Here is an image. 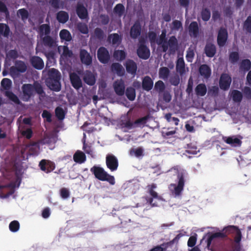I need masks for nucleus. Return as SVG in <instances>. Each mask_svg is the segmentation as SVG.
<instances>
[{"instance_id":"1","label":"nucleus","mask_w":251,"mask_h":251,"mask_svg":"<svg viewBox=\"0 0 251 251\" xmlns=\"http://www.w3.org/2000/svg\"><path fill=\"white\" fill-rule=\"evenodd\" d=\"M23 92L22 100L24 101H28L34 95V92L37 93L40 97L44 98L46 93L42 85L37 81L32 84H24L22 86Z\"/></svg>"},{"instance_id":"2","label":"nucleus","mask_w":251,"mask_h":251,"mask_svg":"<svg viewBox=\"0 0 251 251\" xmlns=\"http://www.w3.org/2000/svg\"><path fill=\"white\" fill-rule=\"evenodd\" d=\"M60 79V72L54 68H51L48 72V77L46 80L47 85L50 90L59 92L61 88Z\"/></svg>"},{"instance_id":"3","label":"nucleus","mask_w":251,"mask_h":251,"mask_svg":"<svg viewBox=\"0 0 251 251\" xmlns=\"http://www.w3.org/2000/svg\"><path fill=\"white\" fill-rule=\"evenodd\" d=\"M90 171L97 179L103 181H106L111 185L115 184L114 176L108 174L102 167L95 165L90 169Z\"/></svg>"},{"instance_id":"4","label":"nucleus","mask_w":251,"mask_h":251,"mask_svg":"<svg viewBox=\"0 0 251 251\" xmlns=\"http://www.w3.org/2000/svg\"><path fill=\"white\" fill-rule=\"evenodd\" d=\"M177 184L171 183L169 188L170 192L176 197L180 196L183 190L185 184V173L183 172H178L177 174Z\"/></svg>"},{"instance_id":"5","label":"nucleus","mask_w":251,"mask_h":251,"mask_svg":"<svg viewBox=\"0 0 251 251\" xmlns=\"http://www.w3.org/2000/svg\"><path fill=\"white\" fill-rule=\"evenodd\" d=\"M137 54L138 57L142 59H148L150 56V50L149 48L145 45V41L143 40H140L139 45L137 49Z\"/></svg>"},{"instance_id":"6","label":"nucleus","mask_w":251,"mask_h":251,"mask_svg":"<svg viewBox=\"0 0 251 251\" xmlns=\"http://www.w3.org/2000/svg\"><path fill=\"white\" fill-rule=\"evenodd\" d=\"M15 66L10 68V72L12 75H18L19 73H23L27 70V66L22 60H17L15 63Z\"/></svg>"},{"instance_id":"7","label":"nucleus","mask_w":251,"mask_h":251,"mask_svg":"<svg viewBox=\"0 0 251 251\" xmlns=\"http://www.w3.org/2000/svg\"><path fill=\"white\" fill-rule=\"evenodd\" d=\"M97 57L102 64L107 63L110 59V56L107 49L104 47H100L97 51Z\"/></svg>"},{"instance_id":"8","label":"nucleus","mask_w":251,"mask_h":251,"mask_svg":"<svg viewBox=\"0 0 251 251\" xmlns=\"http://www.w3.org/2000/svg\"><path fill=\"white\" fill-rule=\"evenodd\" d=\"M228 32L227 29L221 27L220 28L217 36V44L220 47H224L227 40Z\"/></svg>"},{"instance_id":"9","label":"nucleus","mask_w":251,"mask_h":251,"mask_svg":"<svg viewBox=\"0 0 251 251\" xmlns=\"http://www.w3.org/2000/svg\"><path fill=\"white\" fill-rule=\"evenodd\" d=\"M107 167L112 172L117 170L119 163L116 156L113 154H108L106 157Z\"/></svg>"},{"instance_id":"10","label":"nucleus","mask_w":251,"mask_h":251,"mask_svg":"<svg viewBox=\"0 0 251 251\" xmlns=\"http://www.w3.org/2000/svg\"><path fill=\"white\" fill-rule=\"evenodd\" d=\"M41 42L43 46L49 49H54L57 46L56 38L50 35L41 37Z\"/></svg>"},{"instance_id":"11","label":"nucleus","mask_w":251,"mask_h":251,"mask_svg":"<svg viewBox=\"0 0 251 251\" xmlns=\"http://www.w3.org/2000/svg\"><path fill=\"white\" fill-rule=\"evenodd\" d=\"M231 82V77L227 74H222L219 80L220 88L224 91L227 90Z\"/></svg>"},{"instance_id":"12","label":"nucleus","mask_w":251,"mask_h":251,"mask_svg":"<svg viewBox=\"0 0 251 251\" xmlns=\"http://www.w3.org/2000/svg\"><path fill=\"white\" fill-rule=\"evenodd\" d=\"M141 25L139 21H136L131 27L130 36L131 38L135 39L137 38L141 33Z\"/></svg>"},{"instance_id":"13","label":"nucleus","mask_w":251,"mask_h":251,"mask_svg":"<svg viewBox=\"0 0 251 251\" xmlns=\"http://www.w3.org/2000/svg\"><path fill=\"white\" fill-rule=\"evenodd\" d=\"M79 56L80 60L83 64L87 66L92 64V57L86 50L84 49L80 50Z\"/></svg>"},{"instance_id":"14","label":"nucleus","mask_w":251,"mask_h":251,"mask_svg":"<svg viewBox=\"0 0 251 251\" xmlns=\"http://www.w3.org/2000/svg\"><path fill=\"white\" fill-rule=\"evenodd\" d=\"M76 13L79 19L85 20L89 19L87 8L82 4L78 3L76 7Z\"/></svg>"},{"instance_id":"15","label":"nucleus","mask_w":251,"mask_h":251,"mask_svg":"<svg viewBox=\"0 0 251 251\" xmlns=\"http://www.w3.org/2000/svg\"><path fill=\"white\" fill-rule=\"evenodd\" d=\"M70 81L72 86L76 90H78L82 87V82L79 76L73 73L70 75Z\"/></svg>"},{"instance_id":"16","label":"nucleus","mask_w":251,"mask_h":251,"mask_svg":"<svg viewBox=\"0 0 251 251\" xmlns=\"http://www.w3.org/2000/svg\"><path fill=\"white\" fill-rule=\"evenodd\" d=\"M30 62L35 69L42 70L44 67L43 59L38 56H33L30 58Z\"/></svg>"},{"instance_id":"17","label":"nucleus","mask_w":251,"mask_h":251,"mask_svg":"<svg viewBox=\"0 0 251 251\" xmlns=\"http://www.w3.org/2000/svg\"><path fill=\"white\" fill-rule=\"evenodd\" d=\"M166 31L165 30L162 31V33L159 36V39L156 41V43L160 45H161L162 51L166 52L168 50L167 39L166 38Z\"/></svg>"},{"instance_id":"18","label":"nucleus","mask_w":251,"mask_h":251,"mask_svg":"<svg viewBox=\"0 0 251 251\" xmlns=\"http://www.w3.org/2000/svg\"><path fill=\"white\" fill-rule=\"evenodd\" d=\"M113 86L117 95L120 96L124 95L125 91V85L123 80L121 79L115 81Z\"/></svg>"},{"instance_id":"19","label":"nucleus","mask_w":251,"mask_h":251,"mask_svg":"<svg viewBox=\"0 0 251 251\" xmlns=\"http://www.w3.org/2000/svg\"><path fill=\"white\" fill-rule=\"evenodd\" d=\"M153 86V81L150 76L146 75L142 79V87L144 90L151 91Z\"/></svg>"},{"instance_id":"20","label":"nucleus","mask_w":251,"mask_h":251,"mask_svg":"<svg viewBox=\"0 0 251 251\" xmlns=\"http://www.w3.org/2000/svg\"><path fill=\"white\" fill-rule=\"evenodd\" d=\"M125 65L128 73L131 75H135L136 74L137 66L136 63L133 60L131 59L127 60Z\"/></svg>"},{"instance_id":"21","label":"nucleus","mask_w":251,"mask_h":251,"mask_svg":"<svg viewBox=\"0 0 251 251\" xmlns=\"http://www.w3.org/2000/svg\"><path fill=\"white\" fill-rule=\"evenodd\" d=\"M83 80L87 84L92 86L95 84L96 77L90 71H86L84 74Z\"/></svg>"},{"instance_id":"22","label":"nucleus","mask_w":251,"mask_h":251,"mask_svg":"<svg viewBox=\"0 0 251 251\" xmlns=\"http://www.w3.org/2000/svg\"><path fill=\"white\" fill-rule=\"evenodd\" d=\"M204 53L208 57L214 56L216 53V48L215 45L211 43H207L204 48Z\"/></svg>"},{"instance_id":"23","label":"nucleus","mask_w":251,"mask_h":251,"mask_svg":"<svg viewBox=\"0 0 251 251\" xmlns=\"http://www.w3.org/2000/svg\"><path fill=\"white\" fill-rule=\"evenodd\" d=\"M168 48L169 47V51L171 53L175 52L178 47V41L175 36L170 37L167 42Z\"/></svg>"},{"instance_id":"24","label":"nucleus","mask_w":251,"mask_h":251,"mask_svg":"<svg viewBox=\"0 0 251 251\" xmlns=\"http://www.w3.org/2000/svg\"><path fill=\"white\" fill-rule=\"evenodd\" d=\"M112 72L116 73L120 76H123L125 73L123 67L119 63H113L111 66Z\"/></svg>"},{"instance_id":"25","label":"nucleus","mask_w":251,"mask_h":251,"mask_svg":"<svg viewBox=\"0 0 251 251\" xmlns=\"http://www.w3.org/2000/svg\"><path fill=\"white\" fill-rule=\"evenodd\" d=\"M223 140L227 144L230 145L232 147L240 146L242 141L238 138L232 137H224Z\"/></svg>"},{"instance_id":"26","label":"nucleus","mask_w":251,"mask_h":251,"mask_svg":"<svg viewBox=\"0 0 251 251\" xmlns=\"http://www.w3.org/2000/svg\"><path fill=\"white\" fill-rule=\"evenodd\" d=\"M73 159L75 162L78 164L83 163L86 160L85 153L81 151L77 150L74 154Z\"/></svg>"},{"instance_id":"27","label":"nucleus","mask_w":251,"mask_h":251,"mask_svg":"<svg viewBox=\"0 0 251 251\" xmlns=\"http://www.w3.org/2000/svg\"><path fill=\"white\" fill-rule=\"evenodd\" d=\"M189 31L191 36L196 38L199 34V28L197 22L193 21L191 23L189 26Z\"/></svg>"},{"instance_id":"28","label":"nucleus","mask_w":251,"mask_h":251,"mask_svg":"<svg viewBox=\"0 0 251 251\" xmlns=\"http://www.w3.org/2000/svg\"><path fill=\"white\" fill-rule=\"evenodd\" d=\"M149 193L151 197L147 199V202L149 203L152 206H157V204L153 202V199H155L158 200H161L160 196H158L157 193L154 190L149 189Z\"/></svg>"},{"instance_id":"29","label":"nucleus","mask_w":251,"mask_h":251,"mask_svg":"<svg viewBox=\"0 0 251 251\" xmlns=\"http://www.w3.org/2000/svg\"><path fill=\"white\" fill-rule=\"evenodd\" d=\"M251 69V61L249 59L242 60L239 64V69L240 71L246 73L250 71Z\"/></svg>"},{"instance_id":"30","label":"nucleus","mask_w":251,"mask_h":251,"mask_svg":"<svg viewBox=\"0 0 251 251\" xmlns=\"http://www.w3.org/2000/svg\"><path fill=\"white\" fill-rule=\"evenodd\" d=\"M176 71L180 75H182L185 73V62L182 57L178 58L177 60Z\"/></svg>"},{"instance_id":"31","label":"nucleus","mask_w":251,"mask_h":251,"mask_svg":"<svg viewBox=\"0 0 251 251\" xmlns=\"http://www.w3.org/2000/svg\"><path fill=\"white\" fill-rule=\"evenodd\" d=\"M200 75L206 78H208L211 75L210 68L206 64L201 65L199 68Z\"/></svg>"},{"instance_id":"32","label":"nucleus","mask_w":251,"mask_h":251,"mask_svg":"<svg viewBox=\"0 0 251 251\" xmlns=\"http://www.w3.org/2000/svg\"><path fill=\"white\" fill-rule=\"evenodd\" d=\"M185 233V232H184V233L180 232L177 235H176V236L172 240L168 242H165V245L167 246L169 250L172 251L173 245L176 244V245H177L180 238L184 236Z\"/></svg>"},{"instance_id":"33","label":"nucleus","mask_w":251,"mask_h":251,"mask_svg":"<svg viewBox=\"0 0 251 251\" xmlns=\"http://www.w3.org/2000/svg\"><path fill=\"white\" fill-rule=\"evenodd\" d=\"M185 233V232H184V233L180 232L177 235H176V236L172 240L168 242H165V245L167 246L169 250L172 251L173 245L176 244V245H177L180 238L184 236Z\"/></svg>"},{"instance_id":"34","label":"nucleus","mask_w":251,"mask_h":251,"mask_svg":"<svg viewBox=\"0 0 251 251\" xmlns=\"http://www.w3.org/2000/svg\"><path fill=\"white\" fill-rule=\"evenodd\" d=\"M225 237V233H222V232H216V233H211L210 234L206 242L207 243V247L209 249L210 246V245L211 244V242L212 241H213V239H214L215 238H224Z\"/></svg>"},{"instance_id":"35","label":"nucleus","mask_w":251,"mask_h":251,"mask_svg":"<svg viewBox=\"0 0 251 251\" xmlns=\"http://www.w3.org/2000/svg\"><path fill=\"white\" fill-rule=\"evenodd\" d=\"M68 13L64 11H60L56 14V19L57 21L62 24L66 23L69 19Z\"/></svg>"},{"instance_id":"36","label":"nucleus","mask_w":251,"mask_h":251,"mask_svg":"<svg viewBox=\"0 0 251 251\" xmlns=\"http://www.w3.org/2000/svg\"><path fill=\"white\" fill-rule=\"evenodd\" d=\"M108 41L111 42L113 45H119L122 42V38L118 33L110 34L108 36Z\"/></svg>"},{"instance_id":"37","label":"nucleus","mask_w":251,"mask_h":251,"mask_svg":"<svg viewBox=\"0 0 251 251\" xmlns=\"http://www.w3.org/2000/svg\"><path fill=\"white\" fill-rule=\"evenodd\" d=\"M10 33L9 26L5 24L0 23V36L8 38Z\"/></svg>"},{"instance_id":"38","label":"nucleus","mask_w":251,"mask_h":251,"mask_svg":"<svg viewBox=\"0 0 251 251\" xmlns=\"http://www.w3.org/2000/svg\"><path fill=\"white\" fill-rule=\"evenodd\" d=\"M195 92L197 96L203 97L207 92L206 85L204 83L199 84L195 88Z\"/></svg>"},{"instance_id":"39","label":"nucleus","mask_w":251,"mask_h":251,"mask_svg":"<svg viewBox=\"0 0 251 251\" xmlns=\"http://www.w3.org/2000/svg\"><path fill=\"white\" fill-rule=\"evenodd\" d=\"M50 27L48 24H43L39 27V34L40 37L44 36L50 35Z\"/></svg>"},{"instance_id":"40","label":"nucleus","mask_w":251,"mask_h":251,"mask_svg":"<svg viewBox=\"0 0 251 251\" xmlns=\"http://www.w3.org/2000/svg\"><path fill=\"white\" fill-rule=\"evenodd\" d=\"M126 52L123 50H115L113 53V57L119 61H122L126 59Z\"/></svg>"},{"instance_id":"41","label":"nucleus","mask_w":251,"mask_h":251,"mask_svg":"<svg viewBox=\"0 0 251 251\" xmlns=\"http://www.w3.org/2000/svg\"><path fill=\"white\" fill-rule=\"evenodd\" d=\"M94 36L96 39L101 41L106 37V35L100 28L97 27L94 29Z\"/></svg>"},{"instance_id":"42","label":"nucleus","mask_w":251,"mask_h":251,"mask_svg":"<svg viewBox=\"0 0 251 251\" xmlns=\"http://www.w3.org/2000/svg\"><path fill=\"white\" fill-rule=\"evenodd\" d=\"M170 70L166 67H161L159 70V77L164 80L167 79L170 75Z\"/></svg>"},{"instance_id":"43","label":"nucleus","mask_w":251,"mask_h":251,"mask_svg":"<svg viewBox=\"0 0 251 251\" xmlns=\"http://www.w3.org/2000/svg\"><path fill=\"white\" fill-rule=\"evenodd\" d=\"M243 29L246 33L251 34V16L247 17L243 24Z\"/></svg>"},{"instance_id":"44","label":"nucleus","mask_w":251,"mask_h":251,"mask_svg":"<svg viewBox=\"0 0 251 251\" xmlns=\"http://www.w3.org/2000/svg\"><path fill=\"white\" fill-rule=\"evenodd\" d=\"M233 100L236 102H240L243 99L242 93L237 90H233L231 92Z\"/></svg>"},{"instance_id":"45","label":"nucleus","mask_w":251,"mask_h":251,"mask_svg":"<svg viewBox=\"0 0 251 251\" xmlns=\"http://www.w3.org/2000/svg\"><path fill=\"white\" fill-rule=\"evenodd\" d=\"M125 8L122 3H118L115 5L113 9L114 13L118 17H121L125 13Z\"/></svg>"},{"instance_id":"46","label":"nucleus","mask_w":251,"mask_h":251,"mask_svg":"<svg viewBox=\"0 0 251 251\" xmlns=\"http://www.w3.org/2000/svg\"><path fill=\"white\" fill-rule=\"evenodd\" d=\"M166 86L162 80H158L155 83L154 89L159 94L165 91Z\"/></svg>"},{"instance_id":"47","label":"nucleus","mask_w":251,"mask_h":251,"mask_svg":"<svg viewBox=\"0 0 251 251\" xmlns=\"http://www.w3.org/2000/svg\"><path fill=\"white\" fill-rule=\"evenodd\" d=\"M126 95L129 100L131 101L134 100L136 97L135 89L131 87H127L126 89Z\"/></svg>"},{"instance_id":"48","label":"nucleus","mask_w":251,"mask_h":251,"mask_svg":"<svg viewBox=\"0 0 251 251\" xmlns=\"http://www.w3.org/2000/svg\"><path fill=\"white\" fill-rule=\"evenodd\" d=\"M5 96L11 101L17 104H20L21 101L18 97L11 91H6Z\"/></svg>"},{"instance_id":"49","label":"nucleus","mask_w":251,"mask_h":251,"mask_svg":"<svg viewBox=\"0 0 251 251\" xmlns=\"http://www.w3.org/2000/svg\"><path fill=\"white\" fill-rule=\"evenodd\" d=\"M149 118V116L147 115L136 120L134 121V125L135 126V128L137 127L143 126L147 122Z\"/></svg>"},{"instance_id":"50","label":"nucleus","mask_w":251,"mask_h":251,"mask_svg":"<svg viewBox=\"0 0 251 251\" xmlns=\"http://www.w3.org/2000/svg\"><path fill=\"white\" fill-rule=\"evenodd\" d=\"M60 37L62 40L70 41L72 39L70 32L67 29H62L60 32Z\"/></svg>"},{"instance_id":"51","label":"nucleus","mask_w":251,"mask_h":251,"mask_svg":"<svg viewBox=\"0 0 251 251\" xmlns=\"http://www.w3.org/2000/svg\"><path fill=\"white\" fill-rule=\"evenodd\" d=\"M201 17L202 20L203 21H208L211 17V13L210 10L207 8H203L201 12Z\"/></svg>"},{"instance_id":"52","label":"nucleus","mask_w":251,"mask_h":251,"mask_svg":"<svg viewBox=\"0 0 251 251\" xmlns=\"http://www.w3.org/2000/svg\"><path fill=\"white\" fill-rule=\"evenodd\" d=\"M50 4L54 9L63 8L64 2L61 0H50Z\"/></svg>"},{"instance_id":"53","label":"nucleus","mask_w":251,"mask_h":251,"mask_svg":"<svg viewBox=\"0 0 251 251\" xmlns=\"http://www.w3.org/2000/svg\"><path fill=\"white\" fill-rule=\"evenodd\" d=\"M55 115L57 119L59 120H62L65 116V113L62 108L57 107L55 110Z\"/></svg>"},{"instance_id":"54","label":"nucleus","mask_w":251,"mask_h":251,"mask_svg":"<svg viewBox=\"0 0 251 251\" xmlns=\"http://www.w3.org/2000/svg\"><path fill=\"white\" fill-rule=\"evenodd\" d=\"M239 59V54L237 51H232L229 55V60L232 63H236Z\"/></svg>"},{"instance_id":"55","label":"nucleus","mask_w":251,"mask_h":251,"mask_svg":"<svg viewBox=\"0 0 251 251\" xmlns=\"http://www.w3.org/2000/svg\"><path fill=\"white\" fill-rule=\"evenodd\" d=\"M78 30L83 34H87L89 32L87 25L83 23H78L77 25Z\"/></svg>"},{"instance_id":"56","label":"nucleus","mask_w":251,"mask_h":251,"mask_svg":"<svg viewBox=\"0 0 251 251\" xmlns=\"http://www.w3.org/2000/svg\"><path fill=\"white\" fill-rule=\"evenodd\" d=\"M130 154L131 155L134 154L136 157H139L144 155L143 150L142 148H138L136 149H132L130 151Z\"/></svg>"},{"instance_id":"57","label":"nucleus","mask_w":251,"mask_h":251,"mask_svg":"<svg viewBox=\"0 0 251 251\" xmlns=\"http://www.w3.org/2000/svg\"><path fill=\"white\" fill-rule=\"evenodd\" d=\"M9 227L11 231L16 232L20 227L19 223L17 221H13L10 223Z\"/></svg>"},{"instance_id":"58","label":"nucleus","mask_w":251,"mask_h":251,"mask_svg":"<svg viewBox=\"0 0 251 251\" xmlns=\"http://www.w3.org/2000/svg\"><path fill=\"white\" fill-rule=\"evenodd\" d=\"M17 14L20 15L23 20H26L29 16L28 12L25 8H22L18 10Z\"/></svg>"},{"instance_id":"59","label":"nucleus","mask_w":251,"mask_h":251,"mask_svg":"<svg viewBox=\"0 0 251 251\" xmlns=\"http://www.w3.org/2000/svg\"><path fill=\"white\" fill-rule=\"evenodd\" d=\"M162 93V99L166 103H169L172 100V95L169 91H164Z\"/></svg>"},{"instance_id":"60","label":"nucleus","mask_w":251,"mask_h":251,"mask_svg":"<svg viewBox=\"0 0 251 251\" xmlns=\"http://www.w3.org/2000/svg\"><path fill=\"white\" fill-rule=\"evenodd\" d=\"M195 53L193 50L189 48L187 51L186 58L188 62H192L193 61Z\"/></svg>"},{"instance_id":"61","label":"nucleus","mask_w":251,"mask_h":251,"mask_svg":"<svg viewBox=\"0 0 251 251\" xmlns=\"http://www.w3.org/2000/svg\"><path fill=\"white\" fill-rule=\"evenodd\" d=\"M148 37L151 45L156 43V41L157 40V35L155 32L149 31L148 33Z\"/></svg>"},{"instance_id":"62","label":"nucleus","mask_w":251,"mask_h":251,"mask_svg":"<svg viewBox=\"0 0 251 251\" xmlns=\"http://www.w3.org/2000/svg\"><path fill=\"white\" fill-rule=\"evenodd\" d=\"M11 81L9 78H4L1 82V86L5 89H9L11 85Z\"/></svg>"},{"instance_id":"63","label":"nucleus","mask_w":251,"mask_h":251,"mask_svg":"<svg viewBox=\"0 0 251 251\" xmlns=\"http://www.w3.org/2000/svg\"><path fill=\"white\" fill-rule=\"evenodd\" d=\"M100 19L102 25H106L109 22V17L107 15L101 14L100 16Z\"/></svg>"},{"instance_id":"64","label":"nucleus","mask_w":251,"mask_h":251,"mask_svg":"<svg viewBox=\"0 0 251 251\" xmlns=\"http://www.w3.org/2000/svg\"><path fill=\"white\" fill-rule=\"evenodd\" d=\"M42 117L46 119L47 122L50 123L51 122V114L47 110H43L42 114Z\"/></svg>"}]
</instances>
